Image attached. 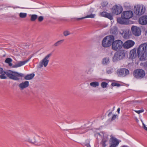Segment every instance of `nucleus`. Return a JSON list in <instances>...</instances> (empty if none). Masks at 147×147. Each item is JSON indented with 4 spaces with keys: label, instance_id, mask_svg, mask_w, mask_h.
<instances>
[{
    "label": "nucleus",
    "instance_id": "1",
    "mask_svg": "<svg viewBox=\"0 0 147 147\" xmlns=\"http://www.w3.org/2000/svg\"><path fill=\"white\" fill-rule=\"evenodd\" d=\"M5 75L9 78L16 81L22 80V78L24 76V75L20 73L9 70L7 71H4L3 69L0 67V78L6 79L7 78Z\"/></svg>",
    "mask_w": 147,
    "mask_h": 147
},
{
    "label": "nucleus",
    "instance_id": "2",
    "mask_svg": "<svg viewBox=\"0 0 147 147\" xmlns=\"http://www.w3.org/2000/svg\"><path fill=\"white\" fill-rule=\"evenodd\" d=\"M94 136L98 140L102 138L101 144L102 147H105L108 144L110 138L107 133L104 131L94 132Z\"/></svg>",
    "mask_w": 147,
    "mask_h": 147
},
{
    "label": "nucleus",
    "instance_id": "3",
    "mask_svg": "<svg viewBox=\"0 0 147 147\" xmlns=\"http://www.w3.org/2000/svg\"><path fill=\"white\" fill-rule=\"evenodd\" d=\"M137 53L141 60H147V44L144 43L140 45L138 49Z\"/></svg>",
    "mask_w": 147,
    "mask_h": 147
},
{
    "label": "nucleus",
    "instance_id": "4",
    "mask_svg": "<svg viewBox=\"0 0 147 147\" xmlns=\"http://www.w3.org/2000/svg\"><path fill=\"white\" fill-rule=\"evenodd\" d=\"M146 8L142 4H137L134 7V11L137 16H140L144 14L146 11Z\"/></svg>",
    "mask_w": 147,
    "mask_h": 147
},
{
    "label": "nucleus",
    "instance_id": "5",
    "mask_svg": "<svg viewBox=\"0 0 147 147\" xmlns=\"http://www.w3.org/2000/svg\"><path fill=\"white\" fill-rule=\"evenodd\" d=\"M114 40V37L112 35L107 36L105 37L102 42V46L105 47H108L111 45Z\"/></svg>",
    "mask_w": 147,
    "mask_h": 147
},
{
    "label": "nucleus",
    "instance_id": "6",
    "mask_svg": "<svg viewBox=\"0 0 147 147\" xmlns=\"http://www.w3.org/2000/svg\"><path fill=\"white\" fill-rule=\"evenodd\" d=\"M125 56L124 50H121L116 52L114 54L112 61L113 62H116L123 58Z\"/></svg>",
    "mask_w": 147,
    "mask_h": 147
},
{
    "label": "nucleus",
    "instance_id": "7",
    "mask_svg": "<svg viewBox=\"0 0 147 147\" xmlns=\"http://www.w3.org/2000/svg\"><path fill=\"white\" fill-rule=\"evenodd\" d=\"M111 10L113 15H118L121 13L123 8L120 5H116L113 6Z\"/></svg>",
    "mask_w": 147,
    "mask_h": 147
},
{
    "label": "nucleus",
    "instance_id": "8",
    "mask_svg": "<svg viewBox=\"0 0 147 147\" xmlns=\"http://www.w3.org/2000/svg\"><path fill=\"white\" fill-rule=\"evenodd\" d=\"M123 47V42L120 40H117L112 43V49L115 51L119 50Z\"/></svg>",
    "mask_w": 147,
    "mask_h": 147
},
{
    "label": "nucleus",
    "instance_id": "9",
    "mask_svg": "<svg viewBox=\"0 0 147 147\" xmlns=\"http://www.w3.org/2000/svg\"><path fill=\"white\" fill-rule=\"evenodd\" d=\"M133 75L136 78L141 79L145 76V73L144 71L142 69H137L134 71Z\"/></svg>",
    "mask_w": 147,
    "mask_h": 147
},
{
    "label": "nucleus",
    "instance_id": "10",
    "mask_svg": "<svg viewBox=\"0 0 147 147\" xmlns=\"http://www.w3.org/2000/svg\"><path fill=\"white\" fill-rule=\"evenodd\" d=\"M52 55V53H49L46 56L40 61L39 65L40 68L43 66L46 67L49 61V58Z\"/></svg>",
    "mask_w": 147,
    "mask_h": 147
},
{
    "label": "nucleus",
    "instance_id": "11",
    "mask_svg": "<svg viewBox=\"0 0 147 147\" xmlns=\"http://www.w3.org/2000/svg\"><path fill=\"white\" fill-rule=\"evenodd\" d=\"M133 13L131 10L124 11L121 14V17H123L128 20L132 17Z\"/></svg>",
    "mask_w": 147,
    "mask_h": 147
},
{
    "label": "nucleus",
    "instance_id": "12",
    "mask_svg": "<svg viewBox=\"0 0 147 147\" xmlns=\"http://www.w3.org/2000/svg\"><path fill=\"white\" fill-rule=\"evenodd\" d=\"M117 73L119 76L124 77L129 74V71L127 69L122 68L117 70Z\"/></svg>",
    "mask_w": 147,
    "mask_h": 147
},
{
    "label": "nucleus",
    "instance_id": "13",
    "mask_svg": "<svg viewBox=\"0 0 147 147\" xmlns=\"http://www.w3.org/2000/svg\"><path fill=\"white\" fill-rule=\"evenodd\" d=\"M135 42L131 40H128L123 43V48L126 49H128L133 47L135 44Z\"/></svg>",
    "mask_w": 147,
    "mask_h": 147
},
{
    "label": "nucleus",
    "instance_id": "14",
    "mask_svg": "<svg viewBox=\"0 0 147 147\" xmlns=\"http://www.w3.org/2000/svg\"><path fill=\"white\" fill-rule=\"evenodd\" d=\"M131 31L133 34L136 36H139L141 35V30L139 28L133 26L131 28Z\"/></svg>",
    "mask_w": 147,
    "mask_h": 147
},
{
    "label": "nucleus",
    "instance_id": "15",
    "mask_svg": "<svg viewBox=\"0 0 147 147\" xmlns=\"http://www.w3.org/2000/svg\"><path fill=\"white\" fill-rule=\"evenodd\" d=\"M93 11V9H90V10L88 12L87 15L86 16L81 18H76L75 19L76 20H78L86 18H94L95 16L96 15L92 13Z\"/></svg>",
    "mask_w": 147,
    "mask_h": 147
},
{
    "label": "nucleus",
    "instance_id": "16",
    "mask_svg": "<svg viewBox=\"0 0 147 147\" xmlns=\"http://www.w3.org/2000/svg\"><path fill=\"white\" fill-rule=\"evenodd\" d=\"M29 85V82L28 81H26L20 83L18 85V87L21 90L28 88Z\"/></svg>",
    "mask_w": 147,
    "mask_h": 147
},
{
    "label": "nucleus",
    "instance_id": "17",
    "mask_svg": "<svg viewBox=\"0 0 147 147\" xmlns=\"http://www.w3.org/2000/svg\"><path fill=\"white\" fill-rule=\"evenodd\" d=\"M117 21L119 23L122 24H127L129 23V21L123 17L118 18Z\"/></svg>",
    "mask_w": 147,
    "mask_h": 147
},
{
    "label": "nucleus",
    "instance_id": "18",
    "mask_svg": "<svg viewBox=\"0 0 147 147\" xmlns=\"http://www.w3.org/2000/svg\"><path fill=\"white\" fill-rule=\"evenodd\" d=\"M139 23L142 25L147 24V16H144L140 17L139 20Z\"/></svg>",
    "mask_w": 147,
    "mask_h": 147
},
{
    "label": "nucleus",
    "instance_id": "19",
    "mask_svg": "<svg viewBox=\"0 0 147 147\" xmlns=\"http://www.w3.org/2000/svg\"><path fill=\"white\" fill-rule=\"evenodd\" d=\"M100 14L101 16L107 18L111 20L113 19V15L111 13H109L106 12H102L100 13Z\"/></svg>",
    "mask_w": 147,
    "mask_h": 147
},
{
    "label": "nucleus",
    "instance_id": "20",
    "mask_svg": "<svg viewBox=\"0 0 147 147\" xmlns=\"http://www.w3.org/2000/svg\"><path fill=\"white\" fill-rule=\"evenodd\" d=\"M29 60H28L26 61H20L18 62L15 65H13L12 66L13 68H17L20 67H21L24 64H25L26 63H27Z\"/></svg>",
    "mask_w": 147,
    "mask_h": 147
},
{
    "label": "nucleus",
    "instance_id": "21",
    "mask_svg": "<svg viewBox=\"0 0 147 147\" xmlns=\"http://www.w3.org/2000/svg\"><path fill=\"white\" fill-rule=\"evenodd\" d=\"M111 144L117 146L118 145L119 142L117 138L115 137H112L111 138Z\"/></svg>",
    "mask_w": 147,
    "mask_h": 147
},
{
    "label": "nucleus",
    "instance_id": "22",
    "mask_svg": "<svg viewBox=\"0 0 147 147\" xmlns=\"http://www.w3.org/2000/svg\"><path fill=\"white\" fill-rule=\"evenodd\" d=\"M129 54L130 57L131 59L133 58L136 55V50L134 49L131 50L130 51Z\"/></svg>",
    "mask_w": 147,
    "mask_h": 147
},
{
    "label": "nucleus",
    "instance_id": "23",
    "mask_svg": "<svg viewBox=\"0 0 147 147\" xmlns=\"http://www.w3.org/2000/svg\"><path fill=\"white\" fill-rule=\"evenodd\" d=\"M12 61V59L11 58H7L5 61V62L7 63L9 66L11 67L13 66L12 64L11 63Z\"/></svg>",
    "mask_w": 147,
    "mask_h": 147
},
{
    "label": "nucleus",
    "instance_id": "24",
    "mask_svg": "<svg viewBox=\"0 0 147 147\" xmlns=\"http://www.w3.org/2000/svg\"><path fill=\"white\" fill-rule=\"evenodd\" d=\"M109 58L105 57L102 60V63L104 65H107L109 63Z\"/></svg>",
    "mask_w": 147,
    "mask_h": 147
},
{
    "label": "nucleus",
    "instance_id": "25",
    "mask_svg": "<svg viewBox=\"0 0 147 147\" xmlns=\"http://www.w3.org/2000/svg\"><path fill=\"white\" fill-rule=\"evenodd\" d=\"M34 76V74H28L24 77V79L26 80H30L33 78Z\"/></svg>",
    "mask_w": 147,
    "mask_h": 147
},
{
    "label": "nucleus",
    "instance_id": "26",
    "mask_svg": "<svg viewBox=\"0 0 147 147\" xmlns=\"http://www.w3.org/2000/svg\"><path fill=\"white\" fill-rule=\"evenodd\" d=\"M129 32H130V31L128 30H126L123 32L124 34L123 36L124 38H126L129 37L130 35Z\"/></svg>",
    "mask_w": 147,
    "mask_h": 147
},
{
    "label": "nucleus",
    "instance_id": "27",
    "mask_svg": "<svg viewBox=\"0 0 147 147\" xmlns=\"http://www.w3.org/2000/svg\"><path fill=\"white\" fill-rule=\"evenodd\" d=\"M90 85L93 87L96 88L99 86V84L98 82H93L90 83Z\"/></svg>",
    "mask_w": 147,
    "mask_h": 147
},
{
    "label": "nucleus",
    "instance_id": "28",
    "mask_svg": "<svg viewBox=\"0 0 147 147\" xmlns=\"http://www.w3.org/2000/svg\"><path fill=\"white\" fill-rule=\"evenodd\" d=\"M38 18V16L36 14H33L31 15L30 20L32 21H35Z\"/></svg>",
    "mask_w": 147,
    "mask_h": 147
},
{
    "label": "nucleus",
    "instance_id": "29",
    "mask_svg": "<svg viewBox=\"0 0 147 147\" xmlns=\"http://www.w3.org/2000/svg\"><path fill=\"white\" fill-rule=\"evenodd\" d=\"M114 69L111 67L108 68L107 69V72L108 74H111L113 72Z\"/></svg>",
    "mask_w": 147,
    "mask_h": 147
},
{
    "label": "nucleus",
    "instance_id": "30",
    "mask_svg": "<svg viewBox=\"0 0 147 147\" xmlns=\"http://www.w3.org/2000/svg\"><path fill=\"white\" fill-rule=\"evenodd\" d=\"M27 14L25 13L21 12L19 13V16L21 18H25L26 17Z\"/></svg>",
    "mask_w": 147,
    "mask_h": 147
},
{
    "label": "nucleus",
    "instance_id": "31",
    "mask_svg": "<svg viewBox=\"0 0 147 147\" xmlns=\"http://www.w3.org/2000/svg\"><path fill=\"white\" fill-rule=\"evenodd\" d=\"M123 7L126 9H129L130 8L131 6L129 3L126 2L123 3Z\"/></svg>",
    "mask_w": 147,
    "mask_h": 147
},
{
    "label": "nucleus",
    "instance_id": "32",
    "mask_svg": "<svg viewBox=\"0 0 147 147\" xmlns=\"http://www.w3.org/2000/svg\"><path fill=\"white\" fill-rule=\"evenodd\" d=\"M64 41V40L62 39L60 40L55 43L54 45L55 46H57L61 44Z\"/></svg>",
    "mask_w": 147,
    "mask_h": 147
},
{
    "label": "nucleus",
    "instance_id": "33",
    "mask_svg": "<svg viewBox=\"0 0 147 147\" xmlns=\"http://www.w3.org/2000/svg\"><path fill=\"white\" fill-rule=\"evenodd\" d=\"M108 83L106 82H102L101 84V86L103 88H105L107 87Z\"/></svg>",
    "mask_w": 147,
    "mask_h": 147
},
{
    "label": "nucleus",
    "instance_id": "34",
    "mask_svg": "<svg viewBox=\"0 0 147 147\" xmlns=\"http://www.w3.org/2000/svg\"><path fill=\"white\" fill-rule=\"evenodd\" d=\"M111 85L112 86H117V87H119L121 86L120 84L115 82H113L112 83Z\"/></svg>",
    "mask_w": 147,
    "mask_h": 147
},
{
    "label": "nucleus",
    "instance_id": "35",
    "mask_svg": "<svg viewBox=\"0 0 147 147\" xmlns=\"http://www.w3.org/2000/svg\"><path fill=\"white\" fill-rule=\"evenodd\" d=\"M63 34L65 36H67L70 34L69 31L67 30H66L63 32Z\"/></svg>",
    "mask_w": 147,
    "mask_h": 147
},
{
    "label": "nucleus",
    "instance_id": "36",
    "mask_svg": "<svg viewBox=\"0 0 147 147\" xmlns=\"http://www.w3.org/2000/svg\"><path fill=\"white\" fill-rule=\"evenodd\" d=\"M90 142L88 140H87L86 142L85 143V145L87 147H91L90 145L89 144Z\"/></svg>",
    "mask_w": 147,
    "mask_h": 147
},
{
    "label": "nucleus",
    "instance_id": "37",
    "mask_svg": "<svg viewBox=\"0 0 147 147\" xmlns=\"http://www.w3.org/2000/svg\"><path fill=\"white\" fill-rule=\"evenodd\" d=\"M108 3L107 1H105L102 3V6L103 7L106 6L108 4Z\"/></svg>",
    "mask_w": 147,
    "mask_h": 147
},
{
    "label": "nucleus",
    "instance_id": "38",
    "mask_svg": "<svg viewBox=\"0 0 147 147\" xmlns=\"http://www.w3.org/2000/svg\"><path fill=\"white\" fill-rule=\"evenodd\" d=\"M144 110H134V111L137 113L139 114L140 113H143L144 112Z\"/></svg>",
    "mask_w": 147,
    "mask_h": 147
},
{
    "label": "nucleus",
    "instance_id": "39",
    "mask_svg": "<svg viewBox=\"0 0 147 147\" xmlns=\"http://www.w3.org/2000/svg\"><path fill=\"white\" fill-rule=\"evenodd\" d=\"M43 17L42 16H40L38 18V20L39 22L42 21L43 20Z\"/></svg>",
    "mask_w": 147,
    "mask_h": 147
},
{
    "label": "nucleus",
    "instance_id": "40",
    "mask_svg": "<svg viewBox=\"0 0 147 147\" xmlns=\"http://www.w3.org/2000/svg\"><path fill=\"white\" fill-rule=\"evenodd\" d=\"M142 122L143 124V126L144 128L147 131V127H146L145 124L143 123V121L142 120Z\"/></svg>",
    "mask_w": 147,
    "mask_h": 147
},
{
    "label": "nucleus",
    "instance_id": "41",
    "mask_svg": "<svg viewBox=\"0 0 147 147\" xmlns=\"http://www.w3.org/2000/svg\"><path fill=\"white\" fill-rule=\"evenodd\" d=\"M117 116L115 115H114L113 116L112 118V120H113L116 119L117 117Z\"/></svg>",
    "mask_w": 147,
    "mask_h": 147
},
{
    "label": "nucleus",
    "instance_id": "42",
    "mask_svg": "<svg viewBox=\"0 0 147 147\" xmlns=\"http://www.w3.org/2000/svg\"><path fill=\"white\" fill-rule=\"evenodd\" d=\"M117 146L116 145L111 144L110 146V147H116Z\"/></svg>",
    "mask_w": 147,
    "mask_h": 147
},
{
    "label": "nucleus",
    "instance_id": "43",
    "mask_svg": "<svg viewBox=\"0 0 147 147\" xmlns=\"http://www.w3.org/2000/svg\"><path fill=\"white\" fill-rule=\"evenodd\" d=\"M120 110V109L119 108H118L117 109V112H118V114H119V113Z\"/></svg>",
    "mask_w": 147,
    "mask_h": 147
},
{
    "label": "nucleus",
    "instance_id": "44",
    "mask_svg": "<svg viewBox=\"0 0 147 147\" xmlns=\"http://www.w3.org/2000/svg\"><path fill=\"white\" fill-rule=\"evenodd\" d=\"M27 140L29 142H31V139L30 138H28V139Z\"/></svg>",
    "mask_w": 147,
    "mask_h": 147
},
{
    "label": "nucleus",
    "instance_id": "45",
    "mask_svg": "<svg viewBox=\"0 0 147 147\" xmlns=\"http://www.w3.org/2000/svg\"><path fill=\"white\" fill-rule=\"evenodd\" d=\"M91 73L90 72V71H88L87 72V73L88 74H90Z\"/></svg>",
    "mask_w": 147,
    "mask_h": 147
},
{
    "label": "nucleus",
    "instance_id": "46",
    "mask_svg": "<svg viewBox=\"0 0 147 147\" xmlns=\"http://www.w3.org/2000/svg\"><path fill=\"white\" fill-rule=\"evenodd\" d=\"M85 131H82V132H80V134L83 133H85Z\"/></svg>",
    "mask_w": 147,
    "mask_h": 147
},
{
    "label": "nucleus",
    "instance_id": "47",
    "mask_svg": "<svg viewBox=\"0 0 147 147\" xmlns=\"http://www.w3.org/2000/svg\"><path fill=\"white\" fill-rule=\"evenodd\" d=\"M111 112L109 113L108 115V116H109V115H111Z\"/></svg>",
    "mask_w": 147,
    "mask_h": 147
},
{
    "label": "nucleus",
    "instance_id": "48",
    "mask_svg": "<svg viewBox=\"0 0 147 147\" xmlns=\"http://www.w3.org/2000/svg\"><path fill=\"white\" fill-rule=\"evenodd\" d=\"M145 63H146H146H147V62H146Z\"/></svg>",
    "mask_w": 147,
    "mask_h": 147
}]
</instances>
